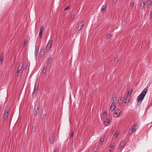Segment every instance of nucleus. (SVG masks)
<instances>
[{"instance_id":"obj_45","label":"nucleus","mask_w":152,"mask_h":152,"mask_svg":"<svg viewBox=\"0 0 152 152\" xmlns=\"http://www.w3.org/2000/svg\"><path fill=\"white\" fill-rule=\"evenodd\" d=\"M93 152H96V151H94Z\"/></svg>"},{"instance_id":"obj_2","label":"nucleus","mask_w":152,"mask_h":152,"mask_svg":"<svg viewBox=\"0 0 152 152\" xmlns=\"http://www.w3.org/2000/svg\"><path fill=\"white\" fill-rule=\"evenodd\" d=\"M38 85L37 83H35L34 84V87L32 95V97H33L35 98L37 96L38 93Z\"/></svg>"},{"instance_id":"obj_36","label":"nucleus","mask_w":152,"mask_h":152,"mask_svg":"<svg viewBox=\"0 0 152 152\" xmlns=\"http://www.w3.org/2000/svg\"><path fill=\"white\" fill-rule=\"evenodd\" d=\"M69 9V7L68 6L66 7L64 9V10H67Z\"/></svg>"},{"instance_id":"obj_40","label":"nucleus","mask_w":152,"mask_h":152,"mask_svg":"<svg viewBox=\"0 0 152 152\" xmlns=\"http://www.w3.org/2000/svg\"><path fill=\"white\" fill-rule=\"evenodd\" d=\"M151 18L152 19V10L151 12Z\"/></svg>"},{"instance_id":"obj_37","label":"nucleus","mask_w":152,"mask_h":152,"mask_svg":"<svg viewBox=\"0 0 152 152\" xmlns=\"http://www.w3.org/2000/svg\"><path fill=\"white\" fill-rule=\"evenodd\" d=\"M26 67H27V66L26 65H24L23 67V70H24V69L26 70Z\"/></svg>"},{"instance_id":"obj_25","label":"nucleus","mask_w":152,"mask_h":152,"mask_svg":"<svg viewBox=\"0 0 152 152\" xmlns=\"http://www.w3.org/2000/svg\"><path fill=\"white\" fill-rule=\"evenodd\" d=\"M106 9V7L105 5H103L101 9V10L102 12H103Z\"/></svg>"},{"instance_id":"obj_20","label":"nucleus","mask_w":152,"mask_h":152,"mask_svg":"<svg viewBox=\"0 0 152 152\" xmlns=\"http://www.w3.org/2000/svg\"><path fill=\"white\" fill-rule=\"evenodd\" d=\"M126 97L125 98V100L126 101H127V102L128 103H129V100L130 99V96H129V95L128 96V95H126Z\"/></svg>"},{"instance_id":"obj_11","label":"nucleus","mask_w":152,"mask_h":152,"mask_svg":"<svg viewBox=\"0 0 152 152\" xmlns=\"http://www.w3.org/2000/svg\"><path fill=\"white\" fill-rule=\"evenodd\" d=\"M125 140H123L121 142L120 145L119 147L120 148L123 147H124L126 144V143L125 142Z\"/></svg>"},{"instance_id":"obj_39","label":"nucleus","mask_w":152,"mask_h":152,"mask_svg":"<svg viewBox=\"0 0 152 152\" xmlns=\"http://www.w3.org/2000/svg\"><path fill=\"white\" fill-rule=\"evenodd\" d=\"M102 142H101V141H100V142H99V144L101 146H102Z\"/></svg>"},{"instance_id":"obj_6","label":"nucleus","mask_w":152,"mask_h":152,"mask_svg":"<svg viewBox=\"0 0 152 152\" xmlns=\"http://www.w3.org/2000/svg\"><path fill=\"white\" fill-rule=\"evenodd\" d=\"M135 127L136 126L134 125H132L129 130V134H131L133 132L135 131L136 130V129L135 128Z\"/></svg>"},{"instance_id":"obj_3","label":"nucleus","mask_w":152,"mask_h":152,"mask_svg":"<svg viewBox=\"0 0 152 152\" xmlns=\"http://www.w3.org/2000/svg\"><path fill=\"white\" fill-rule=\"evenodd\" d=\"M53 42V41L52 40H50L48 42V43L47 45V50H50L51 47H52V45Z\"/></svg>"},{"instance_id":"obj_26","label":"nucleus","mask_w":152,"mask_h":152,"mask_svg":"<svg viewBox=\"0 0 152 152\" xmlns=\"http://www.w3.org/2000/svg\"><path fill=\"white\" fill-rule=\"evenodd\" d=\"M145 5V4L144 2H143V3H141L140 5V7H141V9H143L144 8Z\"/></svg>"},{"instance_id":"obj_8","label":"nucleus","mask_w":152,"mask_h":152,"mask_svg":"<svg viewBox=\"0 0 152 152\" xmlns=\"http://www.w3.org/2000/svg\"><path fill=\"white\" fill-rule=\"evenodd\" d=\"M44 29L43 26H42L40 29L39 32V37L41 38L42 37V32Z\"/></svg>"},{"instance_id":"obj_13","label":"nucleus","mask_w":152,"mask_h":152,"mask_svg":"<svg viewBox=\"0 0 152 152\" xmlns=\"http://www.w3.org/2000/svg\"><path fill=\"white\" fill-rule=\"evenodd\" d=\"M23 65L22 64H19L18 67L17 71V72L19 73L20 71H21Z\"/></svg>"},{"instance_id":"obj_46","label":"nucleus","mask_w":152,"mask_h":152,"mask_svg":"<svg viewBox=\"0 0 152 152\" xmlns=\"http://www.w3.org/2000/svg\"><path fill=\"white\" fill-rule=\"evenodd\" d=\"M113 0V1H115V0Z\"/></svg>"},{"instance_id":"obj_28","label":"nucleus","mask_w":152,"mask_h":152,"mask_svg":"<svg viewBox=\"0 0 152 152\" xmlns=\"http://www.w3.org/2000/svg\"><path fill=\"white\" fill-rule=\"evenodd\" d=\"M75 17V15L74 14H72L70 16L71 19H74Z\"/></svg>"},{"instance_id":"obj_4","label":"nucleus","mask_w":152,"mask_h":152,"mask_svg":"<svg viewBox=\"0 0 152 152\" xmlns=\"http://www.w3.org/2000/svg\"><path fill=\"white\" fill-rule=\"evenodd\" d=\"M121 110L119 109H117L115 110V113L113 115V117H118L119 116L121 113Z\"/></svg>"},{"instance_id":"obj_38","label":"nucleus","mask_w":152,"mask_h":152,"mask_svg":"<svg viewBox=\"0 0 152 152\" xmlns=\"http://www.w3.org/2000/svg\"><path fill=\"white\" fill-rule=\"evenodd\" d=\"M54 152H58V148H55Z\"/></svg>"},{"instance_id":"obj_12","label":"nucleus","mask_w":152,"mask_h":152,"mask_svg":"<svg viewBox=\"0 0 152 152\" xmlns=\"http://www.w3.org/2000/svg\"><path fill=\"white\" fill-rule=\"evenodd\" d=\"M39 108L37 107V109H35L34 112V115L36 116L37 115L38 113L39 112Z\"/></svg>"},{"instance_id":"obj_44","label":"nucleus","mask_w":152,"mask_h":152,"mask_svg":"<svg viewBox=\"0 0 152 152\" xmlns=\"http://www.w3.org/2000/svg\"><path fill=\"white\" fill-rule=\"evenodd\" d=\"M32 129H35V127L34 126H33L32 127Z\"/></svg>"},{"instance_id":"obj_10","label":"nucleus","mask_w":152,"mask_h":152,"mask_svg":"<svg viewBox=\"0 0 152 152\" xmlns=\"http://www.w3.org/2000/svg\"><path fill=\"white\" fill-rule=\"evenodd\" d=\"M54 138V137L53 135H51L50 136V143L53 144V143Z\"/></svg>"},{"instance_id":"obj_14","label":"nucleus","mask_w":152,"mask_h":152,"mask_svg":"<svg viewBox=\"0 0 152 152\" xmlns=\"http://www.w3.org/2000/svg\"><path fill=\"white\" fill-rule=\"evenodd\" d=\"M83 24L82 23H81L78 25V28L79 29V31H80L83 28Z\"/></svg>"},{"instance_id":"obj_31","label":"nucleus","mask_w":152,"mask_h":152,"mask_svg":"<svg viewBox=\"0 0 152 152\" xmlns=\"http://www.w3.org/2000/svg\"><path fill=\"white\" fill-rule=\"evenodd\" d=\"M119 60L118 58H115L114 60V61L115 62L117 63Z\"/></svg>"},{"instance_id":"obj_24","label":"nucleus","mask_w":152,"mask_h":152,"mask_svg":"<svg viewBox=\"0 0 152 152\" xmlns=\"http://www.w3.org/2000/svg\"><path fill=\"white\" fill-rule=\"evenodd\" d=\"M147 2L148 5L149 6L152 5V0H148Z\"/></svg>"},{"instance_id":"obj_5","label":"nucleus","mask_w":152,"mask_h":152,"mask_svg":"<svg viewBox=\"0 0 152 152\" xmlns=\"http://www.w3.org/2000/svg\"><path fill=\"white\" fill-rule=\"evenodd\" d=\"M9 111V110H6L5 108L3 115L4 119L5 120H6L8 118Z\"/></svg>"},{"instance_id":"obj_22","label":"nucleus","mask_w":152,"mask_h":152,"mask_svg":"<svg viewBox=\"0 0 152 152\" xmlns=\"http://www.w3.org/2000/svg\"><path fill=\"white\" fill-rule=\"evenodd\" d=\"M51 58H49V59H48L47 63V66H48L49 65H50V64L51 63Z\"/></svg>"},{"instance_id":"obj_33","label":"nucleus","mask_w":152,"mask_h":152,"mask_svg":"<svg viewBox=\"0 0 152 152\" xmlns=\"http://www.w3.org/2000/svg\"><path fill=\"white\" fill-rule=\"evenodd\" d=\"M113 100L114 101H116V100H117L116 97L115 95L114 96H113Z\"/></svg>"},{"instance_id":"obj_18","label":"nucleus","mask_w":152,"mask_h":152,"mask_svg":"<svg viewBox=\"0 0 152 152\" xmlns=\"http://www.w3.org/2000/svg\"><path fill=\"white\" fill-rule=\"evenodd\" d=\"M119 134V132H115L113 136V137H114V138H117L118 137Z\"/></svg>"},{"instance_id":"obj_9","label":"nucleus","mask_w":152,"mask_h":152,"mask_svg":"<svg viewBox=\"0 0 152 152\" xmlns=\"http://www.w3.org/2000/svg\"><path fill=\"white\" fill-rule=\"evenodd\" d=\"M115 102H113L110 106L111 110H113L115 109Z\"/></svg>"},{"instance_id":"obj_17","label":"nucleus","mask_w":152,"mask_h":152,"mask_svg":"<svg viewBox=\"0 0 152 152\" xmlns=\"http://www.w3.org/2000/svg\"><path fill=\"white\" fill-rule=\"evenodd\" d=\"M28 41V39H24L23 42L24 44L22 46L23 48H24L25 47Z\"/></svg>"},{"instance_id":"obj_42","label":"nucleus","mask_w":152,"mask_h":152,"mask_svg":"<svg viewBox=\"0 0 152 152\" xmlns=\"http://www.w3.org/2000/svg\"><path fill=\"white\" fill-rule=\"evenodd\" d=\"M120 101H121V102H123V99H121V98L120 99Z\"/></svg>"},{"instance_id":"obj_15","label":"nucleus","mask_w":152,"mask_h":152,"mask_svg":"<svg viewBox=\"0 0 152 152\" xmlns=\"http://www.w3.org/2000/svg\"><path fill=\"white\" fill-rule=\"evenodd\" d=\"M110 120L108 119H107L104 122V125L106 126H107L109 125V123L110 122Z\"/></svg>"},{"instance_id":"obj_16","label":"nucleus","mask_w":152,"mask_h":152,"mask_svg":"<svg viewBox=\"0 0 152 152\" xmlns=\"http://www.w3.org/2000/svg\"><path fill=\"white\" fill-rule=\"evenodd\" d=\"M38 49H37V47H36V46L35 47V53H34L35 56L36 57H37L38 54V51H39Z\"/></svg>"},{"instance_id":"obj_41","label":"nucleus","mask_w":152,"mask_h":152,"mask_svg":"<svg viewBox=\"0 0 152 152\" xmlns=\"http://www.w3.org/2000/svg\"><path fill=\"white\" fill-rule=\"evenodd\" d=\"M110 146L111 147V148H113V145H111Z\"/></svg>"},{"instance_id":"obj_7","label":"nucleus","mask_w":152,"mask_h":152,"mask_svg":"<svg viewBox=\"0 0 152 152\" xmlns=\"http://www.w3.org/2000/svg\"><path fill=\"white\" fill-rule=\"evenodd\" d=\"M4 53H2L0 54V64L2 65V63L3 61V59L4 58Z\"/></svg>"},{"instance_id":"obj_19","label":"nucleus","mask_w":152,"mask_h":152,"mask_svg":"<svg viewBox=\"0 0 152 152\" xmlns=\"http://www.w3.org/2000/svg\"><path fill=\"white\" fill-rule=\"evenodd\" d=\"M134 0H132L131 1L129 6L131 7H133L134 5Z\"/></svg>"},{"instance_id":"obj_29","label":"nucleus","mask_w":152,"mask_h":152,"mask_svg":"<svg viewBox=\"0 0 152 152\" xmlns=\"http://www.w3.org/2000/svg\"><path fill=\"white\" fill-rule=\"evenodd\" d=\"M74 132H72V133L71 134V136H70V137H69V138L70 139H72V138L73 137V135H74Z\"/></svg>"},{"instance_id":"obj_23","label":"nucleus","mask_w":152,"mask_h":152,"mask_svg":"<svg viewBox=\"0 0 152 152\" xmlns=\"http://www.w3.org/2000/svg\"><path fill=\"white\" fill-rule=\"evenodd\" d=\"M106 135H104L102 136L100 139V141L101 142H103L104 141V139L105 138Z\"/></svg>"},{"instance_id":"obj_34","label":"nucleus","mask_w":152,"mask_h":152,"mask_svg":"<svg viewBox=\"0 0 152 152\" xmlns=\"http://www.w3.org/2000/svg\"><path fill=\"white\" fill-rule=\"evenodd\" d=\"M132 92V91H130L128 90V93L126 95L129 96V94H131Z\"/></svg>"},{"instance_id":"obj_43","label":"nucleus","mask_w":152,"mask_h":152,"mask_svg":"<svg viewBox=\"0 0 152 152\" xmlns=\"http://www.w3.org/2000/svg\"><path fill=\"white\" fill-rule=\"evenodd\" d=\"M124 103H125V104H126V103H128V102H127V101H125V102H124Z\"/></svg>"},{"instance_id":"obj_1","label":"nucleus","mask_w":152,"mask_h":152,"mask_svg":"<svg viewBox=\"0 0 152 152\" xmlns=\"http://www.w3.org/2000/svg\"><path fill=\"white\" fill-rule=\"evenodd\" d=\"M147 91L148 88H145L143 90L137 98V102H142Z\"/></svg>"},{"instance_id":"obj_21","label":"nucleus","mask_w":152,"mask_h":152,"mask_svg":"<svg viewBox=\"0 0 152 152\" xmlns=\"http://www.w3.org/2000/svg\"><path fill=\"white\" fill-rule=\"evenodd\" d=\"M47 67L46 66H44L42 70V72L43 73H45L46 72V70L47 69Z\"/></svg>"},{"instance_id":"obj_27","label":"nucleus","mask_w":152,"mask_h":152,"mask_svg":"<svg viewBox=\"0 0 152 152\" xmlns=\"http://www.w3.org/2000/svg\"><path fill=\"white\" fill-rule=\"evenodd\" d=\"M45 49H42L41 52V53L42 55H44L45 54Z\"/></svg>"},{"instance_id":"obj_35","label":"nucleus","mask_w":152,"mask_h":152,"mask_svg":"<svg viewBox=\"0 0 152 152\" xmlns=\"http://www.w3.org/2000/svg\"><path fill=\"white\" fill-rule=\"evenodd\" d=\"M103 115L105 117H106L107 116V112H105L103 113Z\"/></svg>"},{"instance_id":"obj_30","label":"nucleus","mask_w":152,"mask_h":152,"mask_svg":"<svg viewBox=\"0 0 152 152\" xmlns=\"http://www.w3.org/2000/svg\"><path fill=\"white\" fill-rule=\"evenodd\" d=\"M111 34H108L107 36V38L108 39H110L111 37Z\"/></svg>"},{"instance_id":"obj_32","label":"nucleus","mask_w":152,"mask_h":152,"mask_svg":"<svg viewBox=\"0 0 152 152\" xmlns=\"http://www.w3.org/2000/svg\"><path fill=\"white\" fill-rule=\"evenodd\" d=\"M46 116V114H44L42 116V119H45Z\"/></svg>"},{"instance_id":"obj_47","label":"nucleus","mask_w":152,"mask_h":152,"mask_svg":"<svg viewBox=\"0 0 152 152\" xmlns=\"http://www.w3.org/2000/svg\"><path fill=\"white\" fill-rule=\"evenodd\" d=\"M117 1V0H116V1Z\"/></svg>"}]
</instances>
